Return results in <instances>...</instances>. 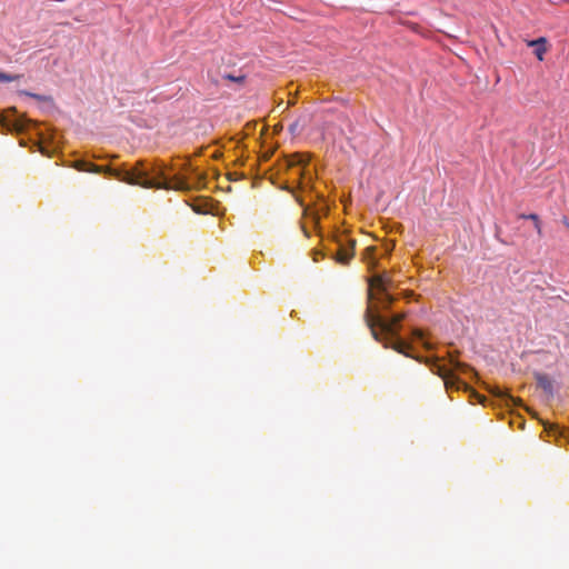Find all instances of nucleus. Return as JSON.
<instances>
[{
	"mask_svg": "<svg viewBox=\"0 0 569 569\" xmlns=\"http://www.w3.org/2000/svg\"><path fill=\"white\" fill-rule=\"evenodd\" d=\"M309 161V156L305 153H293L277 161V172L284 177L288 189L305 191L310 188L313 174Z\"/></svg>",
	"mask_w": 569,
	"mask_h": 569,
	"instance_id": "4",
	"label": "nucleus"
},
{
	"mask_svg": "<svg viewBox=\"0 0 569 569\" xmlns=\"http://www.w3.org/2000/svg\"><path fill=\"white\" fill-rule=\"evenodd\" d=\"M333 238L337 244L335 260L341 264H348L355 256L356 240L346 232H338Z\"/></svg>",
	"mask_w": 569,
	"mask_h": 569,
	"instance_id": "5",
	"label": "nucleus"
},
{
	"mask_svg": "<svg viewBox=\"0 0 569 569\" xmlns=\"http://www.w3.org/2000/svg\"><path fill=\"white\" fill-rule=\"evenodd\" d=\"M20 144H21V146H26V144H27V140H26V138H24V137H22V138L20 139Z\"/></svg>",
	"mask_w": 569,
	"mask_h": 569,
	"instance_id": "13",
	"label": "nucleus"
},
{
	"mask_svg": "<svg viewBox=\"0 0 569 569\" xmlns=\"http://www.w3.org/2000/svg\"><path fill=\"white\" fill-rule=\"evenodd\" d=\"M393 248L395 243L392 241L385 242L381 246H368L362 252V259L369 271L373 272L378 267V260L389 256Z\"/></svg>",
	"mask_w": 569,
	"mask_h": 569,
	"instance_id": "6",
	"label": "nucleus"
},
{
	"mask_svg": "<svg viewBox=\"0 0 569 569\" xmlns=\"http://www.w3.org/2000/svg\"><path fill=\"white\" fill-rule=\"evenodd\" d=\"M528 46L535 48L536 57L540 61H542L543 60V56H545V53L547 51L546 39L545 38H539V39H536V40H531V41L528 42Z\"/></svg>",
	"mask_w": 569,
	"mask_h": 569,
	"instance_id": "8",
	"label": "nucleus"
},
{
	"mask_svg": "<svg viewBox=\"0 0 569 569\" xmlns=\"http://www.w3.org/2000/svg\"><path fill=\"white\" fill-rule=\"evenodd\" d=\"M72 167L78 171L104 173L130 184H140L144 188L157 189H187L188 182L179 177H170V168L162 161H139L131 169L124 167L111 168L98 166L86 160H76Z\"/></svg>",
	"mask_w": 569,
	"mask_h": 569,
	"instance_id": "2",
	"label": "nucleus"
},
{
	"mask_svg": "<svg viewBox=\"0 0 569 569\" xmlns=\"http://www.w3.org/2000/svg\"><path fill=\"white\" fill-rule=\"evenodd\" d=\"M502 397H503V399H505V401H506V403L508 406H518V403L521 402L520 399H517V398H515V397H512L510 395H506V396H502Z\"/></svg>",
	"mask_w": 569,
	"mask_h": 569,
	"instance_id": "10",
	"label": "nucleus"
},
{
	"mask_svg": "<svg viewBox=\"0 0 569 569\" xmlns=\"http://www.w3.org/2000/svg\"><path fill=\"white\" fill-rule=\"evenodd\" d=\"M537 386L541 388L545 392H552V381L547 375H537L536 377Z\"/></svg>",
	"mask_w": 569,
	"mask_h": 569,
	"instance_id": "9",
	"label": "nucleus"
},
{
	"mask_svg": "<svg viewBox=\"0 0 569 569\" xmlns=\"http://www.w3.org/2000/svg\"><path fill=\"white\" fill-rule=\"evenodd\" d=\"M392 287L391 274L387 271L381 273H373L369 280V299L376 301L377 307L371 306L367 312L368 326L372 332V336L378 341H383L385 347H390L396 351L412 357L419 362H425L430 370L442 378L446 390L448 393L452 391H471V395L479 401L482 402L483 396L476 393L471 388L461 381L456 372L468 373L472 371V368L458 360V352H448V362L450 368L441 363V358L432 356L429 358L412 356L409 351L411 346L409 342L403 340L400 335V323L405 319V312H396L391 316H387L383 312L389 310L392 302L396 300L393 295L389 291Z\"/></svg>",
	"mask_w": 569,
	"mask_h": 569,
	"instance_id": "1",
	"label": "nucleus"
},
{
	"mask_svg": "<svg viewBox=\"0 0 569 569\" xmlns=\"http://www.w3.org/2000/svg\"><path fill=\"white\" fill-rule=\"evenodd\" d=\"M411 338L415 342L421 343L422 347L430 351L435 349L433 343L430 341L429 336L421 329L415 328L411 331Z\"/></svg>",
	"mask_w": 569,
	"mask_h": 569,
	"instance_id": "7",
	"label": "nucleus"
},
{
	"mask_svg": "<svg viewBox=\"0 0 569 569\" xmlns=\"http://www.w3.org/2000/svg\"><path fill=\"white\" fill-rule=\"evenodd\" d=\"M412 295H413L412 292H407V293H406V298H409V297H411Z\"/></svg>",
	"mask_w": 569,
	"mask_h": 569,
	"instance_id": "14",
	"label": "nucleus"
},
{
	"mask_svg": "<svg viewBox=\"0 0 569 569\" xmlns=\"http://www.w3.org/2000/svg\"><path fill=\"white\" fill-rule=\"evenodd\" d=\"M1 78H2V82H8V81H12L17 77H11V76L2 72Z\"/></svg>",
	"mask_w": 569,
	"mask_h": 569,
	"instance_id": "12",
	"label": "nucleus"
},
{
	"mask_svg": "<svg viewBox=\"0 0 569 569\" xmlns=\"http://www.w3.org/2000/svg\"><path fill=\"white\" fill-rule=\"evenodd\" d=\"M528 218H530V219H532L535 221L536 228L538 230V233H540L541 229H540L538 217L536 214H529Z\"/></svg>",
	"mask_w": 569,
	"mask_h": 569,
	"instance_id": "11",
	"label": "nucleus"
},
{
	"mask_svg": "<svg viewBox=\"0 0 569 569\" xmlns=\"http://www.w3.org/2000/svg\"><path fill=\"white\" fill-rule=\"evenodd\" d=\"M2 132L8 130L17 134H24L32 143L31 149L37 148L42 154L49 156L61 143V137L48 124L32 121L16 111L2 110Z\"/></svg>",
	"mask_w": 569,
	"mask_h": 569,
	"instance_id": "3",
	"label": "nucleus"
}]
</instances>
